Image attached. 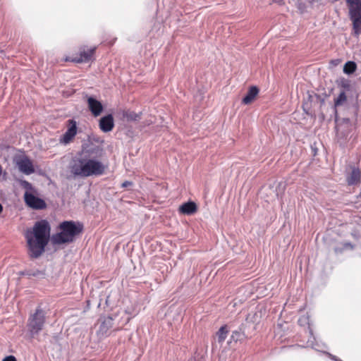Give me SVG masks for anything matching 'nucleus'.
Listing matches in <instances>:
<instances>
[{"mask_svg": "<svg viewBox=\"0 0 361 361\" xmlns=\"http://www.w3.org/2000/svg\"><path fill=\"white\" fill-rule=\"evenodd\" d=\"M178 212L181 214L192 215L197 212V206L195 202L190 201L181 204L178 208Z\"/></svg>", "mask_w": 361, "mask_h": 361, "instance_id": "nucleus-12", "label": "nucleus"}, {"mask_svg": "<svg viewBox=\"0 0 361 361\" xmlns=\"http://www.w3.org/2000/svg\"><path fill=\"white\" fill-rule=\"evenodd\" d=\"M97 47H88L82 45L78 47V52L71 56H66L63 61L66 62H72L75 63H88L94 59V54Z\"/></svg>", "mask_w": 361, "mask_h": 361, "instance_id": "nucleus-6", "label": "nucleus"}, {"mask_svg": "<svg viewBox=\"0 0 361 361\" xmlns=\"http://www.w3.org/2000/svg\"><path fill=\"white\" fill-rule=\"evenodd\" d=\"M24 200L26 204L32 209H43L47 207V204L44 200L32 193L26 192L24 195Z\"/></svg>", "mask_w": 361, "mask_h": 361, "instance_id": "nucleus-7", "label": "nucleus"}, {"mask_svg": "<svg viewBox=\"0 0 361 361\" xmlns=\"http://www.w3.org/2000/svg\"><path fill=\"white\" fill-rule=\"evenodd\" d=\"M3 211V207L2 205L0 204V214Z\"/></svg>", "mask_w": 361, "mask_h": 361, "instance_id": "nucleus-22", "label": "nucleus"}, {"mask_svg": "<svg viewBox=\"0 0 361 361\" xmlns=\"http://www.w3.org/2000/svg\"><path fill=\"white\" fill-rule=\"evenodd\" d=\"M19 170L26 175L32 174L35 172V169L32 161L27 157H23L17 161Z\"/></svg>", "mask_w": 361, "mask_h": 361, "instance_id": "nucleus-9", "label": "nucleus"}, {"mask_svg": "<svg viewBox=\"0 0 361 361\" xmlns=\"http://www.w3.org/2000/svg\"><path fill=\"white\" fill-rule=\"evenodd\" d=\"M2 361H17V360L13 355H8L4 358Z\"/></svg>", "mask_w": 361, "mask_h": 361, "instance_id": "nucleus-20", "label": "nucleus"}, {"mask_svg": "<svg viewBox=\"0 0 361 361\" xmlns=\"http://www.w3.org/2000/svg\"><path fill=\"white\" fill-rule=\"evenodd\" d=\"M131 185H133V182L129 181V180H126L122 183L121 187L126 188V187L131 186Z\"/></svg>", "mask_w": 361, "mask_h": 361, "instance_id": "nucleus-21", "label": "nucleus"}, {"mask_svg": "<svg viewBox=\"0 0 361 361\" xmlns=\"http://www.w3.org/2000/svg\"><path fill=\"white\" fill-rule=\"evenodd\" d=\"M50 226L47 220L37 221L32 231L25 233L28 255L30 258L39 257L44 252L50 238Z\"/></svg>", "mask_w": 361, "mask_h": 361, "instance_id": "nucleus-1", "label": "nucleus"}, {"mask_svg": "<svg viewBox=\"0 0 361 361\" xmlns=\"http://www.w3.org/2000/svg\"><path fill=\"white\" fill-rule=\"evenodd\" d=\"M45 314V312L40 307H37L34 313L30 314L27 327L31 337H35L43 329L46 323Z\"/></svg>", "mask_w": 361, "mask_h": 361, "instance_id": "nucleus-5", "label": "nucleus"}, {"mask_svg": "<svg viewBox=\"0 0 361 361\" xmlns=\"http://www.w3.org/2000/svg\"><path fill=\"white\" fill-rule=\"evenodd\" d=\"M347 100V97L344 91L341 92L335 99V106H341Z\"/></svg>", "mask_w": 361, "mask_h": 361, "instance_id": "nucleus-19", "label": "nucleus"}, {"mask_svg": "<svg viewBox=\"0 0 361 361\" xmlns=\"http://www.w3.org/2000/svg\"><path fill=\"white\" fill-rule=\"evenodd\" d=\"M357 68V65L354 61H348L343 67V72L346 74L353 73Z\"/></svg>", "mask_w": 361, "mask_h": 361, "instance_id": "nucleus-18", "label": "nucleus"}, {"mask_svg": "<svg viewBox=\"0 0 361 361\" xmlns=\"http://www.w3.org/2000/svg\"><path fill=\"white\" fill-rule=\"evenodd\" d=\"M100 130L104 133H108L113 130L114 128V117L111 114H108L100 118L99 122Z\"/></svg>", "mask_w": 361, "mask_h": 361, "instance_id": "nucleus-11", "label": "nucleus"}, {"mask_svg": "<svg viewBox=\"0 0 361 361\" xmlns=\"http://www.w3.org/2000/svg\"><path fill=\"white\" fill-rule=\"evenodd\" d=\"M346 4L353 35L359 36L361 34V0H346Z\"/></svg>", "mask_w": 361, "mask_h": 361, "instance_id": "nucleus-4", "label": "nucleus"}, {"mask_svg": "<svg viewBox=\"0 0 361 361\" xmlns=\"http://www.w3.org/2000/svg\"><path fill=\"white\" fill-rule=\"evenodd\" d=\"M67 130L60 139V142L63 144L70 143L77 134V123L73 119L67 121Z\"/></svg>", "mask_w": 361, "mask_h": 361, "instance_id": "nucleus-8", "label": "nucleus"}, {"mask_svg": "<svg viewBox=\"0 0 361 361\" xmlns=\"http://www.w3.org/2000/svg\"><path fill=\"white\" fill-rule=\"evenodd\" d=\"M59 229L60 232L51 238L53 243L56 245L73 242L75 237L82 233L83 226L80 222L64 221L59 225Z\"/></svg>", "mask_w": 361, "mask_h": 361, "instance_id": "nucleus-3", "label": "nucleus"}, {"mask_svg": "<svg viewBox=\"0 0 361 361\" xmlns=\"http://www.w3.org/2000/svg\"><path fill=\"white\" fill-rule=\"evenodd\" d=\"M113 327V318L111 317H104L99 326L98 332L102 335L106 334L110 329Z\"/></svg>", "mask_w": 361, "mask_h": 361, "instance_id": "nucleus-15", "label": "nucleus"}, {"mask_svg": "<svg viewBox=\"0 0 361 361\" xmlns=\"http://www.w3.org/2000/svg\"><path fill=\"white\" fill-rule=\"evenodd\" d=\"M90 150H84L76 157L71 165V171L75 176L90 177L92 176H99L105 173L107 168L102 161L91 159Z\"/></svg>", "mask_w": 361, "mask_h": 361, "instance_id": "nucleus-2", "label": "nucleus"}, {"mask_svg": "<svg viewBox=\"0 0 361 361\" xmlns=\"http://www.w3.org/2000/svg\"><path fill=\"white\" fill-rule=\"evenodd\" d=\"M361 171L353 167L351 172L347 176L346 181L349 185H357L360 183Z\"/></svg>", "mask_w": 361, "mask_h": 361, "instance_id": "nucleus-13", "label": "nucleus"}, {"mask_svg": "<svg viewBox=\"0 0 361 361\" xmlns=\"http://www.w3.org/2000/svg\"><path fill=\"white\" fill-rule=\"evenodd\" d=\"M228 331L226 325L222 326L216 333L219 343H223L226 338Z\"/></svg>", "mask_w": 361, "mask_h": 361, "instance_id": "nucleus-17", "label": "nucleus"}, {"mask_svg": "<svg viewBox=\"0 0 361 361\" xmlns=\"http://www.w3.org/2000/svg\"><path fill=\"white\" fill-rule=\"evenodd\" d=\"M259 94V89L256 86H252L249 88L247 94L242 100V103L244 104H251L257 97Z\"/></svg>", "mask_w": 361, "mask_h": 361, "instance_id": "nucleus-14", "label": "nucleus"}, {"mask_svg": "<svg viewBox=\"0 0 361 361\" xmlns=\"http://www.w3.org/2000/svg\"><path fill=\"white\" fill-rule=\"evenodd\" d=\"M123 116L127 121H135L140 119L141 113L137 114L135 111L128 110L123 113Z\"/></svg>", "mask_w": 361, "mask_h": 361, "instance_id": "nucleus-16", "label": "nucleus"}, {"mask_svg": "<svg viewBox=\"0 0 361 361\" xmlns=\"http://www.w3.org/2000/svg\"><path fill=\"white\" fill-rule=\"evenodd\" d=\"M1 173H2V167H1V166L0 165V176L1 175Z\"/></svg>", "mask_w": 361, "mask_h": 361, "instance_id": "nucleus-23", "label": "nucleus"}, {"mask_svg": "<svg viewBox=\"0 0 361 361\" xmlns=\"http://www.w3.org/2000/svg\"><path fill=\"white\" fill-rule=\"evenodd\" d=\"M87 105L90 111L94 117L100 116L103 111L104 107L102 104L92 97H88Z\"/></svg>", "mask_w": 361, "mask_h": 361, "instance_id": "nucleus-10", "label": "nucleus"}]
</instances>
